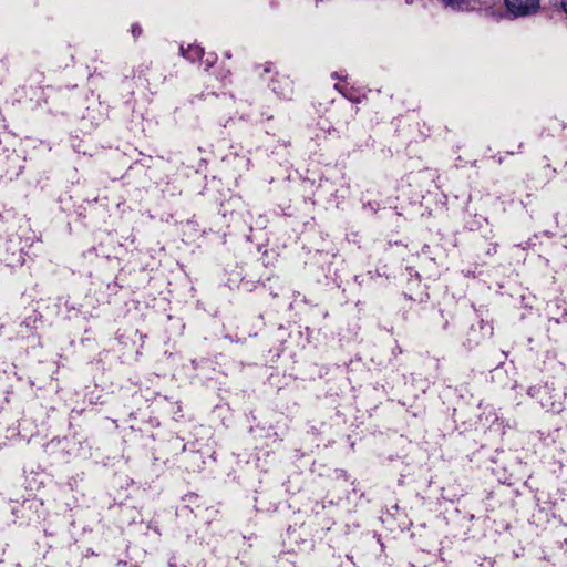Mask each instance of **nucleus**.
<instances>
[{
	"label": "nucleus",
	"mask_w": 567,
	"mask_h": 567,
	"mask_svg": "<svg viewBox=\"0 0 567 567\" xmlns=\"http://www.w3.org/2000/svg\"><path fill=\"white\" fill-rule=\"evenodd\" d=\"M507 12L514 17L535 14L540 8V0H504Z\"/></svg>",
	"instance_id": "f257e3e1"
},
{
	"label": "nucleus",
	"mask_w": 567,
	"mask_h": 567,
	"mask_svg": "<svg viewBox=\"0 0 567 567\" xmlns=\"http://www.w3.org/2000/svg\"><path fill=\"white\" fill-rule=\"evenodd\" d=\"M182 54L189 61L194 62L196 60H199L203 54L204 50L199 45H188L187 49H185L183 45L181 47Z\"/></svg>",
	"instance_id": "f03ea898"
},
{
	"label": "nucleus",
	"mask_w": 567,
	"mask_h": 567,
	"mask_svg": "<svg viewBox=\"0 0 567 567\" xmlns=\"http://www.w3.org/2000/svg\"><path fill=\"white\" fill-rule=\"evenodd\" d=\"M278 82H279V81H277V80H276V81H272V84H271V85H272V91H274L275 93H277L278 95L282 96L284 99H290L291 93H292V89H291V83H290V81H289V80H287V79H286V80H284V82H285V83H284V84H285V85H284V87H282V86H277V83H278Z\"/></svg>",
	"instance_id": "7ed1b4c3"
},
{
	"label": "nucleus",
	"mask_w": 567,
	"mask_h": 567,
	"mask_svg": "<svg viewBox=\"0 0 567 567\" xmlns=\"http://www.w3.org/2000/svg\"><path fill=\"white\" fill-rule=\"evenodd\" d=\"M443 6L453 10L463 11L470 8L471 0H440Z\"/></svg>",
	"instance_id": "20e7f679"
},
{
	"label": "nucleus",
	"mask_w": 567,
	"mask_h": 567,
	"mask_svg": "<svg viewBox=\"0 0 567 567\" xmlns=\"http://www.w3.org/2000/svg\"><path fill=\"white\" fill-rule=\"evenodd\" d=\"M132 33L134 37L140 35L142 33V29L138 25H132Z\"/></svg>",
	"instance_id": "39448f33"
},
{
	"label": "nucleus",
	"mask_w": 567,
	"mask_h": 567,
	"mask_svg": "<svg viewBox=\"0 0 567 567\" xmlns=\"http://www.w3.org/2000/svg\"><path fill=\"white\" fill-rule=\"evenodd\" d=\"M561 8L567 13V0L561 1Z\"/></svg>",
	"instance_id": "423d86ee"
}]
</instances>
